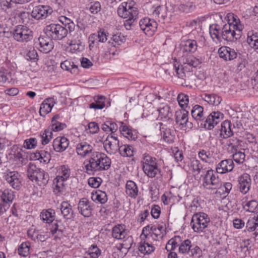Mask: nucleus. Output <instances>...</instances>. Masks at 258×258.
<instances>
[{
	"instance_id": "1",
	"label": "nucleus",
	"mask_w": 258,
	"mask_h": 258,
	"mask_svg": "<svg viewBox=\"0 0 258 258\" xmlns=\"http://www.w3.org/2000/svg\"><path fill=\"white\" fill-rule=\"evenodd\" d=\"M86 160L85 168L88 173L107 170L111 165V160L104 154L94 150Z\"/></svg>"
},
{
	"instance_id": "2",
	"label": "nucleus",
	"mask_w": 258,
	"mask_h": 258,
	"mask_svg": "<svg viewBox=\"0 0 258 258\" xmlns=\"http://www.w3.org/2000/svg\"><path fill=\"white\" fill-rule=\"evenodd\" d=\"M226 18L228 22L222 29L221 38L229 41L239 39L241 35L242 26L238 24L239 19H237V17L231 13L228 14Z\"/></svg>"
},
{
	"instance_id": "3",
	"label": "nucleus",
	"mask_w": 258,
	"mask_h": 258,
	"mask_svg": "<svg viewBox=\"0 0 258 258\" xmlns=\"http://www.w3.org/2000/svg\"><path fill=\"white\" fill-rule=\"evenodd\" d=\"M132 2H123L117 9L118 16L126 19L124 26L126 30H131L134 21L138 18L139 12L138 9L132 5Z\"/></svg>"
},
{
	"instance_id": "4",
	"label": "nucleus",
	"mask_w": 258,
	"mask_h": 258,
	"mask_svg": "<svg viewBox=\"0 0 258 258\" xmlns=\"http://www.w3.org/2000/svg\"><path fill=\"white\" fill-rule=\"evenodd\" d=\"M44 31L48 37L54 40H61L68 34V30L64 27L56 24L46 26Z\"/></svg>"
},
{
	"instance_id": "5",
	"label": "nucleus",
	"mask_w": 258,
	"mask_h": 258,
	"mask_svg": "<svg viewBox=\"0 0 258 258\" xmlns=\"http://www.w3.org/2000/svg\"><path fill=\"white\" fill-rule=\"evenodd\" d=\"M210 222V218L206 214L200 212L192 216L190 224L195 232L200 233L207 227Z\"/></svg>"
},
{
	"instance_id": "6",
	"label": "nucleus",
	"mask_w": 258,
	"mask_h": 258,
	"mask_svg": "<svg viewBox=\"0 0 258 258\" xmlns=\"http://www.w3.org/2000/svg\"><path fill=\"white\" fill-rule=\"evenodd\" d=\"M203 186L209 189H216L220 188L222 186V183L214 173L212 169L208 170L205 175L203 179Z\"/></svg>"
},
{
	"instance_id": "7",
	"label": "nucleus",
	"mask_w": 258,
	"mask_h": 258,
	"mask_svg": "<svg viewBox=\"0 0 258 258\" xmlns=\"http://www.w3.org/2000/svg\"><path fill=\"white\" fill-rule=\"evenodd\" d=\"M15 40L19 42H27L32 38V32L27 26L18 25L13 33Z\"/></svg>"
},
{
	"instance_id": "8",
	"label": "nucleus",
	"mask_w": 258,
	"mask_h": 258,
	"mask_svg": "<svg viewBox=\"0 0 258 258\" xmlns=\"http://www.w3.org/2000/svg\"><path fill=\"white\" fill-rule=\"evenodd\" d=\"M14 198V192L11 190L6 189L4 191L0 190V215L6 211Z\"/></svg>"
},
{
	"instance_id": "9",
	"label": "nucleus",
	"mask_w": 258,
	"mask_h": 258,
	"mask_svg": "<svg viewBox=\"0 0 258 258\" xmlns=\"http://www.w3.org/2000/svg\"><path fill=\"white\" fill-rule=\"evenodd\" d=\"M103 145L107 153L114 154L119 149V141L117 137L110 135L104 141Z\"/></svg>"
},
{
	"instance_id": "10",
	"label": "nucleus",
	"mask_w": 258,
	"mask_h": 258,
	"mask_svg": "<svg viewBox=\"0 0 258 258\" xmlns=\"http://www.w3.org/2000/svg\"><path fill=\"white\" fill-rule=\"evenodd\" d=\"M139 26L146 35L151 36L156 30L157 24L153 20L146 18L140 21Z\"/></svg>"
},
{
	"instance_id": "11",
	"label": "nucleus",
	"mask_w": 258,
	"mask_h": 258,
	"mask_svg": "<svg viewBox=\"0 0 258 258\" xmlns=\"http://www.w3.org/2000/svg\"><path fill=\"white\" fill-rule=\"evenodd\" d=\"M5 179L7 182L14 189H20L21 184L20 175L16 171L9 172L6 175Z\"/></svg>"
},
{
	"instance_id": "12",
	"label": "nucleus",
	"mask_w": 258,
	"mask_h": 258,
	"mask_svg": "<svg viewBox=\"0 0 258 258\" xmlns=\"http://www.w3.org/2000/svg\"><path fill=\"white\" fill-rule=\"evenodd\" d=\"M223 115L220 112H213L208 116L203 125L205 127L211 130L221 121Z\"/></svg>"
},
{
	"instance_id": "13",
	"label": "nucleus",
	"mask_w": 258,
	"mask_h": 258,
	"mask_svg": "<svg viewBox=\"0 0 258 258\" xmlns=\"http://www.w3.org/2000/svg\"><path fill=\"white\" fill-rule=\"evenodd\" d=\"M52 12L51 9L47 6H38L33 8L31 12V16L37 19L45 18L48 14H50Z\"/></svg>"
},
{
	"instance_id": "14",
	"label": "nucleus",
	"mask_w": 258,
	"mask_h": 258,
	"mask_svg": "<svg viewBox=\"0 0 258 258\" xmlns=\"http://www.w3.org/2000/svg\"><path fill=\"white\" fill-rule=\"evenodd\" d=\"M239 191L243 194H246L249 190L251 185V179L249 174L244 173L238 177Z\"/></svg>"
},
{
	"instance_id": "15",
	"label": "nucleus",
	"mask_w": 258,
	"mask_h": 258,
	"mask_svg": "<svg viewBox=\"0 0 258 258\" xmlns=\"http://www.w3.org/2000/svg\"><path fill=\"white\" fill-rule=\"evenodd\" d=\"M94 150L93 146L87 142H81L77 146L76 151L82 157L88 156Z\"/></svg>"
},
{
	"instance_id": "16",
	"label": "nucleus",
	"mask_w": 258,
	"mask_h": 258,
	"mask_svg": "<svg viewBox=\"0 0 258 258\" xmlns=\"http://www.w3.org/2000/svg\"><path fill=\"white\" fill-rule=\"evenodd\" d=\"M234 163L232 159H225L218 163L216 167V171L218 173L223 174L231 171L234 168Z\"/></svg>"
},
{
	"instance_id": "17",
	"label": "nucleus",
	"mask_w": 258,
	"mask_h": 258,
	"mask_svg": "<svg viewBox=\"0 0 258 258\" xmlns=\"http://www.w3.org/2000/svg\"><path fill=\"white\" fill-rule=\"evenodd\" d=\"M78 209L83 216L89 217L92 214V208L90 205V202L86 198H83L79 202Z\"/></svg>"
},
{
	"instance_id": "18",
	"label": "nucleus",
	"mask_w": 258,
	"mask_h": 258,
	"mask_svg": "<svg viewBox=\"0 0 258 258\" xmlns=\"http://www.w3.org/2000/svg\"><path fill=\"white\" fill-rule=\"evenodd\" d=\"M220 57L225 60H231L237 57V53L233 49L229 47H221L218 50Z\"/></svg>"
},
{
	"instance_id": "19",
	"label": "nucleus",
	"mask_w": 258,
	"mask_h": 258,
	"mask_svg": "<svg viewBox=\"0 0 258 258\" xmlns=\"http://www.w3.org/2000/svg\"><path fill=\"white\" fill-rule=\"evenodd\" d=\"M69 145V142L68 140L64 137H57L53 142V149L58 152L64 151L68 148Z\"/></svg>"
},
{
	"instance_id": "20",
	"label": "nucleus",
	"mask_w": 258,
	"mask_h": 258,
	"mask_svg": "<svg viewBox=\"0 0 258 258\" xmlns=\"http://www.w3.org/2000/svg\"><path fill=\"white\" fill-rule=\"evenodd\" d=\"M54 104L55 101L53 98H49L45 99L40 105L39 109L40 115L44 116L47 113L50 112Z\"/></svg>"
},
{
	"instance_id": "21",
	"label": "nucleus",
	"mask_w": 258,
	"mask_h": 258,
	"mask_svg": "<svg viewBox=\"0 0 258 258\" xmlns=\"http://www.w3.org/2000/svg\"><path fill=\"white\" fill-rule=\"evenodd\" d=\"M181 61L185 68L187 66L196 68L200 63L199 59L192 55L182 56Z\"/></svg>"
},
{
	"instance_id": "22",
	"label": "nucleus",
	"mask_w": 258,
	"mask_h": 258,
	"mask_svg": "<svg viewBox=\"0 0 258 258\" xmlns=\"http://www.w3.org/2000/svg\"><path fill=\"white\" fill-rule=\"evenodd\" d=\"M52 39H49L47 38L40 37L39 38V45L40 46L41 51L44 53H48L53 48V45L52 41Z\"/></svg>"
},
{
	"instance_id": "23",
	"label": "nucleus",
	"mask_w": 258,
	"mask_h": 258,
	"mask_svg": "<svg viewBox=\"0 0 258 258\" xmlns=\"http://www.w3.org/2000/svg\"><path fill=\"white\" fill-rule=\"evenodd\" d=\"M127 232L124 225H118L114 226L112 230L113 237L117 239H123L126 235Z\"/></svg>"
},
{
	"instance_id": "24",
	"label": "nucleus",
	"mask_w": 258,
	"mask_h": 258,
	"mask_svg": "<svg viewBox=\"0 0 258 258\" xmlns=\"http://www.w3.org/2000/svg\"><path fill=\"white\" fill-rule=\"evenodd\" d=\"M220 135L224 139L228 138L233 135L229 121L225 120L221 123Z\"/></svg>"
},
{
	"instance_id": "25",
	"label": "nucleus",
	"mask_w": 258,
	"mask_h": 258,
	"mask_svg": "<svg viewBox=\"0 0 258 258\" xmlns=\"http://www.w3.org/2000/svg\"><path fill=\"white\" fill-rule=\"evenodd\" d=\"M125 192L126 195L131 198H136L138 194V187L134 181L128 180L126 183Z\"/></svg>"
},
{
	"instance_id": "26",
	"label": "nucleus",
	"mask_w": 258,
	"mask_h": 258,
	"mask_svg": "<svg viewBox=\"0 0 258 258\" xmlns=\"http://www.w3.org/2000/svg\"><path fill=\"white\" fill-rule=\"evenodd\" d=\"M202 99L208 102L209 104L217 106L222 101L221 98L216 94H204L202 96Z\"/></svg>"
},
{
	"instance_id": "27",
	"label": "nucleus",
	"mask_w": 258,
	"mask_h": 258,
	"mask_svg": "<svg viewBox=\"0 0 258 258\" xmlns=\"http://www.w3.org/2000/svg\"><path fill=\"white\" fill-rule=\"evenodd\" d=\"M183 52H194L197 48V42L194 40H187L181 44Z\"/></svg>"
},
{
	"instance_id": "28",
	"label": "nucleus",
	"mask_w": 258,
	"mask_h": 258,
	"mask_svg": "<svg viewBox=\"0 0 258 258\" xmlns=\"http://www.w3.org/2000/svg\"><path fill=\"white\" fill-rule=\"evenodd\" d=\"M60 210L64 218L71 219L73 218L72 206L67 202H63L60 205Z\"/></svg>"
},
{
	"instance_id": "29",
	"label": "nucleus",
	"mask_w": 258,
	"mask_h": 258,
	"mask_svg": "<svg viewBox=\"0 0 258 258\" xmlns=\"http://www.w3.org/2000/svg\"><path fill=\"white\" fill-rule=\"evenodd\" d=\"M176 122L180 125L188 126V111L183 110L176 113Z\"/></svg>"
},
{
	"instance_id": "30",
	"label": "nucleus",
	"mask_w": 258,
	"mask_h": 258,
	"mask_svg": "<svg viewBox=\"0 0 258 258\" xmlns=\"http://www.w3.org/2000/svg\"><path fill=\"white\" fill-rule=\"evenodd\" d=\"M41 170V169L37 167L35 164L30 163L27 169L28 177L32 181L35 180Z\"/></svg>"
},
{
	"instance_id": "31",
	"label": "nucleus",
	"mask_w": 258,
	"mask_h": 258,
	"mask_svg": "<svg viewBox=\"0 0 258 258\" xmlns=\"http://www.w3.org/2000/svg\"><path fill=\"white\" fill-rule=\"evenodd\" d=\"M54 210L49 209L47 210H43L40 215L41 219L46 223H50L54 220Z\"/></svg>"
},
{
	"instance_id": "32",
	"label": "nucleus",
	"mask_w": 258,
	"mask_h": 258,
	"mask_svg": "<svg viewBox=\"0 0 258 258\" xmlns=\"http://www.w3.org/2000/svg\"><path fill=\"white\" fill-rule=\"evenodd\" d=\"M64 180L62 179V178L58 177V176H57L54 179L53 190H54V192H55V194L57 196H59L60 194L64 190Z\"/></svg>"
},
{
	"instance_id": "33",
	"label": "nucleus",
	"mask_w": 258,
	"mask_h": 258,
	"mask_svg": "<svg viewBox=\"0 0 258 258\" xmlns=\"http://www.w3.org/2000/svg\"><path fill=\"white\" fill-rule=\"evenodd\" d=\"M49 178L48 174L42 170L34 181L38 185L44 186L48 183Z\"/></svg>"
},
{
	"instance_id": "34",
	"label": "nucleus",
	"mask_w": 258,
	"mask_h": 258,
	"mask_svg": "<svg viewBox=\"0 0 258 258\" xmlns=\"http://www.w3.org/2000/svg\"><path fill=\"white\" fill-rule=\"evenodd\" d=\"M191 114L192 117L197 120L202 121L204 119L203 108L199 105H196L193 107Z\"/></svg>"
},
{
	"instance_id": "35",
	"label": "nucleus",
	"mask_w": 258,
	"mask_h": 258,
	"mask_svg": "<svg viewBox=\"0 0 258 258\" xmlns=\"http://www.w3.org/2000/svg\"><path fill=\"white\" fill-rule=\"evenodd\" d=\"M118 151L123 157H131L134 155V148L131 146L127 145L119 146Z\"/></svg>"
},
{
	"instance_id": "36",
	"label": "nucleus",
	"mask_w": 258,
	"mask_h": 258,
	"mask_svg": "<svg viewBox=\"0 0 258 258\" xmlns=\"http://www.w3.org/2000/svg\"><path fill=\"white\" fill-rule=\"evenodd\" d=\"M94 201H98L101 204H104L107 201V197L106 193L104 191L99 190L95 193H92L91 197Z\"/></svg>"
},
{
	"instance_id": "37",
	"label": "nucleus",
	"mask_w": 258,
	"mask_h": 258,
	"mask_svg": "<svg viewBox=\"0 0 258 258\" xmlns=\"http://www.w3.org/2000/svg\"><path fill=\"white\" fill-rule=\"evenodd\" d=\"M121 125L119 127V130L121 133L128 139L135 140L136 138V135H134L132 131L125 125H123V123L121 122Z\"/></svg>"
},
{
	"instance_id": "38",
	"label": "nucleus",
	"mask_w": 258,
	"mask_h": 258,
	"mask_svg": "<svg viewBox=\"0 0 258 258\" xmlns=\"http://www.w3.org/2000/svg\"><path fill=\"white\" fill-rule=\"evenodd\" d=\"M153 245L145 241H141L139 247V250L144 254H150L154 250Z\"/></svg>"
},
{
	"instance_id": "39",
	"label": "nucleus",
	"mask_w": 258,
	"mask_h": 258,
	"mask_svg": "<svg viewBox=\"0 0 258 258\" xmlns=\"http://www.w3.org/2000/svg\"><path fill=\"white\" fill-rule=\"evenodd\" d=\"M145 173L149 177H154L160 173V170L158 168L157 165L152 167L146 166V167H143Z\"/></svg>"
},
{
	"instance_id": "40",
	"label": "nucleus",
	"mask_w": 258,
	"mask_h": 258,
	"mask_svg": "<svg viewBox=\"0 0 258 258\" xmlns=\"http://www.w3.org/2000/svg\"><path fill=\"white\" fill-rule=\"evenodd\" d=\"M243 209L249 212H254L258 208V202L255 200H251L249 202L242 203Z\"/></svg>"
},
{
	"instance_id": "41",
	"label": "nucleus",
	"mask_w": 258,
	"mask_h": 258,
	"mask_svg": "<svg viewBox=\"0 0 258 258\" xmlns=\"http://www.w3.org/2000/svg\"><path fill=\"white\" fill-rule=\"evenodd\" d=\"M101 252L96 245H92L87 251V255L86 258H98L100 255Z\"/></svg>"
},
{
	"instance_id": "42",
	"label": "nucleus",
	"mask_w": 258,
	"mask_h": 258,
	"mask_svg": "<svg viewBox=\"0 0 258 258\" xmlns=\"http://www.w3.org/2000/svg\"><path fill=\"white\" fill-rule=\"evenodd\" d=\"M247 42L251 47L255 49H258V36L256 34L250 35V33H248Z\"/></svg>"
},
{
	"instance_id": "43",
	"label": "nucleus",
	"mask_w": 258,
	"mask_h": 258,
	"mask_svg": "<svg viewBox=\"0 0 258 258\" xmlns=\"http://www.w3.org/2000/svg\"><path fill=\"white\" fill-rule=\"evenodd\" d=\"M239 140L236 138L230 139L227 142V145L228 149L230 150L231 152H234L238 151L239 146Z\"/></svg>"
},
{
	"instance_id": "44",
	"label": "nucleus",
	"mask_w": 258,
	"mask_h": 258,
	"mask_svg": "<svg viewBox=\"0 0 258 258\" xmlns=\"http://www.w3.org/2000/svg\"><path fill=\"white\" fill-rule=\"evenodd\" d=\"M209 31L212 39H216L218 40H220L221 34L219 29L218 28L217 25L210 26Z\"/></svg>"
},
{
	"instance_id": "45",
	"label": "nucleus",
	"mask_w": 258,
	"mask_h": 258,
	"mask_svg": "<svg viewBox=\"0 0 258 258\" xmlns=\"http://www.w3.org/2000/svg\"><path fill=\"white\" fill-rule=\"evenodd\" d=\"M147 166H153L157 165L156 159L149 155H144V161L143 162V167Z\"/></svg>"
},
{
	"instance_id": "46",
	"label": "nucleus",
	"mask_w": 258,
	"mask_h": 258,
	"mask_svg": "<svg viewBox=\"0 0 258 258\" xmlns=\"http://www.w3.org/2000/svg\"><path fill=\"white\" fill-rule=\"evenodd\" d=\"M191 241L189 239L184 240L179 246V252L182 253H187L189 252L190 248H191Z\"/></svg>"
},
{
	"instance_id": "47",
	"label": "nucleus",
	"mask_w": 258,
	"mask_h": 258,
	"mask_svg": "<svg viewBox=\"0 0 258 258\" xmlns=\"http://www.w3.org/2000/svg\"><path fill=\"white\" fill-rule=\"evenodd\" d=\"M233 153L232 158L233 160L238 164L243 163L245 158L244 153L241 151H236Z\"/></svg>"
},
{
	"instance_id": "48",
	"label": "nucleus",
	"mask_w": 258,
	"mask_h": 258,
	"mask_svg": "<svg viewBox=\"0 0 258 258\" xmlns=\"http://www.w3.org/2000/svg\"><path fill=\"white\" fill-rule=\"evenodd\" d=\"M190 168L194 172H197V174L204 172L201 165L197 160H193L191 161Z\"/></svg>"
},
{
	"instance_id": "49",
	"label": "nucleus",
	"mask_w": 258,
	"mask_h": 258,
	"mask_svg": "<svg viewBox=\"0 0 258 258\" xmlns=\"http://www.w3.org/2000/svg\"><path fill=\"white\" fill-rule=\"evenodd\" d=\"M177 100L181 108L187 107L188 102V96L187 95L180 93L178 95Z\"/></svg>"
},
{
	"instance_id": "50",
	"label": "nucleus",
	"mask_w": 258,
	"mask_h": 258,
	"mask_svg": "<svg viewBox=\"0 0 258 258\" xmlns=\"http://www.w3.org/2000/svg\"><path fill=\"white\" fill-rule=\"evenodd\" d=\"M37 145V141L35 138H31L24 141L23 147L27 149L35 148Z\"/></svg>"
},
{
	"instance_id": "51",
	"label": "nucleus",
	"mask_w": 258,
	"mask_h": 258,
	"mask_svg": "<svg viewBox=\"0 0 258 258\" xmlns=\"http://www.w3.org/2000/svg\"><path fill=\"white\" fill-rule=\"evenodd\" d=\"M52 134V132L50 129L45 130L44 132L42 135L41 143L42 145H45L49 143L50 140L51 139Z\"/></svg>"
},
{
	"instance_id": "52",
	"label": "nucleus",
	"mask_w": 258,
	"mask_h": 258,
	"mask_svg": "<svg viewBox=\"0 0 258 258\" xmlns=\"http://www.w3.org/2000/svg\"><path fill=\"white\" fill-rule=\"evenodd\" d=\"M111 40L112 41V44L115 47L116 45H120L123 43L125 41V38L124 36L120 34L119 35L115 34L112 36Z\"/></svg>"
},
{
	"instance_id": "53",
	"label": "nucleus",
	"mask_w": 258,
	"mask_h": 258,
	"mask_svg": "<svg viewBox=\"0 0 258 258\" xmlns=\"http://www.w3.org/2000/svg\"><path fill=\"white\" fill-rule=\"evenodd\" d=\"M159 115L161 118H169L170 108L167 105H165L163 107L158 109Z\"/></svg>"
},
{
	"instance_id": "54",
	"label": "nucleus",
	"mask_w": 258,
	"mask_h": 258,
	"mask_svg": "<svg viewBox=\"0 0 258 258\" xmlns=\"http://www.w3.org/2000/svg\"><path fill=\"white\" fill-rule=\"evenodd\" d=\"M201 252V250L199 246L191 244V248H190L188 254L191 256H200Z\"/></svg>"
},
{
	"instance_id": "55",
	"label": "nucleus",
	"mask_w": 258,
	"mask_h": 258,
	"mask_svg": "<svg viewBox=\"0 0 258 258\" xmlns=\"http://www.w3.org/2000/svg\"><path fill=\"white\" fill-rule=\"evenodd\" d=\"M174 68L176 71V75L179 78L183 79L185 77V73L183 71L184 68L181 65L177 64H174Z\"/></svg>"
},
{
	"instance_id": "56",
	"label": "nucleus",
	"mask_w": 258,
	"mask_h": 258,
	"mask_svg": "<svg viewBox=\"0 0 258 258\" xmlns=\"http://www.w3.org/2000/svg\"><path fill=\"white\" fill-rule=\"evenodd\" d=\"M18 251L20 255L26 256L29 251V247L26 243H22L21 246L18 248Z\"/></svg>"
},
{
	"instance_id": "57",
	"label": "nucleus",
	"mask_w": 258,
	"mask_h": 258,
	"mask_svg": "<svg viewBox=\"0 0 258 258\" xmlns=\"http://www.w3.org/2000/svg\"><path fill=\"white\" fill-rule=\"evenodd\" d=\"M15 157L23 164H25L28 161L27 157L25 155V153L22 150L18 152L17 154H16Z\"/></svg>"
},
{
	"instance_id": "58",
	"label": "nucleus",
	"mask_w": 258,
	"mask_h": 258,
	"mask_svg": "<svg viewBox=\"0 0 258 258\" xmlns=\"http://www.w3.org/2000/svg\"><path fill=\"white\" fill-rule=\"evenodd\" d=\"M61 175L57 176L58 177L62 178L63 180H67L70 176V169L66 166L61 167Z\"/></svg>"
},
{
	"instance_id": "59",
	"label": "nucleus",
	"mask_w": 258,
	"mask_h": 258,
	"mask_svg": "<svg viewBox=\"0 0 258 258\" xmlns=\"http://www.w3.org/2000/svg\"><path fill=\"white\" fill-rule=\"evenodd\" d=\"M162 9L160 6H158L154 10L153 12V15L155 17H158L159 20L161 19L164 20L165 18V15L161 12Z\"/></svg>"
},
{
	"instance_id": "60",
	"label": "nucleus",
	"mask_w": 258,
	"mask_h": 258,
	"mask_svg": "<svg viewBox=\"0 0 258 258\" xmlns=\"http://www.w3.org/2000/svg\"><path fill=\"white\" fill-rule=\"evenodd\" d=\"M101 178L98 179L95 177H91L88 179V184L94 188H97L99 187L100 184Z\"/></svg>"
},
{
	"instance_id": "61",
	"label": "nucleus",
	"mask_w": 258,
	"mask_h": 258,
	"mask_svg": "<svg viewBox=\"0 0 258 258\" xmlns=\"http://www.w3.org/2000/svg\"><path fill=\"white\" fill-rule=\"evenodd\" d=\"M192 7L191 3H187L185 4H181L179 7V9L183 12L188 13L192 9Z\"/></svg>"
},
{
	"instance_id": "62",
	"label": "nucleus",
	"mask_w": 258,
	"mask_h": 258,
	"mask_svg": "<svg viewBox=\"0 0 258 258\" xmlns=\"http://www.w3.org/2000/svg\"><path fill=\"white\" fill-rule=\"evenodd\" d=\"M101 10L100 4L96 2L94 4H92L90 7V11L92 14H97L100 12Z\"/></svg>"
},
{
	"instance_id": "63",
	"label": "nucleus",
	"mask_w": 258,
	"mask_h": 258,
	"mask_svg": "<svg viewBox=\"0 0 258 258\" xmlns=\"http://www.w3.org/2000/svg\"><path fill=\"white\" fill-rule=\"evenodd\" d=\"M66 126V125L64 123L56 122L52 124V128L50 130L52 131L57 132L63 129Z\"/></svg>"
},
{
	"instance_id": "64",
	"label": "nucleus",
	"mask_w": 258,
	"mask_h": 258,
	"mask_svg": "<svg viewBox=\"0 0 258 258\" xmlns=\"http://www.w3.org/2000/svg\"><path fill=\"white\" fill-rule=\"evenodd\" d=\"M88 128L90 130V132L91 134H95L98 132L99 131V126L97 123L95 122H91L88 125Z\"/></svg>"
}]
</instances>
